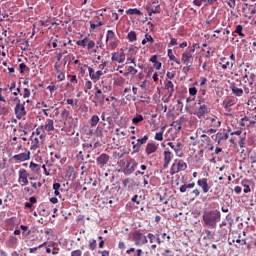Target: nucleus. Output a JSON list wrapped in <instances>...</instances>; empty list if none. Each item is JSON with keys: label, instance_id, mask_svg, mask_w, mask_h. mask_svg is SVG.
I'll return each instance as SVG.
<instances>
[{"label": "nucleus", "instance_id": "f257e3e1", "mask_svg": "<svg viewBox=\"0 0 256 256\" xmlns=\"http://www.w3.org/2000/svg\"><path fill=\"white\" fill-rule=\"evenodd\" d=\"M204 225L210 229H215L217 223L221 221V212L219 210H212L204 213L203 215Z\"/></svg>", "mask_w": 256, "mask_h": 256}, {"label": "nucleus", "instance_id": "f03ea898", "mask_svg": "<svg viewBox=\"0 0 256 256\" xmlns=\"http://www.w3.org/2000/svg\"><path fill=\"white\" fill-rule=\"evenodd\" d=\"M132 239L136 247H143V245H147L148 240L147 236L141 232V230H136L132 233Z\"/></svg>", "mask_w": 256, "mask_h": 256}, {"label": "nucleus", "instance_id": "7ed1b4c3", "mask_svg": "<svg viewBox=\"0 0 256 256\" xmlns=\"http://www.w3.org/2000/svg\"><path fill=\"white\" fill-rule=\"evenodd\" d=\"M14 101L17 103L14 107V113L17 119H23L27 115V110H25V103H21V100L17 97L14 98Z\"/></svg>", "mask_w": 256, "mask_h": 256}, {"label": "nucleus", "instance_id": "20e7f679", "mask_svg": "<svg viewBox=\"0 0 256 256\" xmlns=\"http://www.w3.org/2000/svg\"><path fill=\"white\" fill-rule=\"evenodd\" d=\"M147 141H149V136L145 135L142 138H138L137 142L132 141L131 144L132 146V155H135V153H139V151H141V147H143V145H145V143H147Z\"/></svg>", "mask_w": 256, "mask_h": 256}, {"label": "nucleus", "instance_id": "39448f33", "mask_svg": "<svg viewBox=\"0 0 256 256\" xmlns=\"http://www.w3.org/2000/svg\"><path fill=\"white\" fill-rule=\"evenodd\" d=\"M187 170V162L183 160H178L177 163H173L170 168V175H176V173H180V171Z\"/></svg>", "mask_w": 256, "mask_h": 256}, {"label": "nucleus", "instance_id": "423d86ee", "mask_svg": "<svg viewBox=\"0 0 256 256\" xmlns=\"http://www.w3.org/2000/svg\"><path fill=\"white\" fill-rule=\"evenodd\" d=\"M193 53H195V46L188 47L182 54L181 61L184 65H189L191 59H193Z\"/></svg>", "mask_w": 256, "mask_h": 256}, {"label": "nucleus", "instance_id": "0eeeda50", "mask_svg": "<svg viewBox=\"0 0 256 256\" xmlns=\"http://www.w3.org/2000/svg\"><path fill=\"white\" fill-rule=\"evenodd\" d=\"M22 151V153L14 155L12 159L20 163H23V161H29V159H31V151L27 148L22 149Z\"/></svg>", "mask_w": 256, "mask_h": 256}, {"label": "nucleus", "instance_id": "6e6552de", "mask_svg": "<svg viewBox=\"0 0 256 256\" xmlns=\"http://www.w3.org/2000/svg\"><path fill=\"white\" fill-rule=\"evenodd\" d=\"M54 117H58L60 113V121H63L64 124L67 123V119H69V115L71 113L66 108H62L61 111H59V107H56L53 109Z\"/></svg>", "mask_w": 256, "mask_h": 256}, {"label": "nucleus", "instance_id": "1a4fd4ad", "mask_svg": "<svg viewBox=\"0 0 256 256\" xmlns=\"http://www.w3.org/2000/svg\"><path fill=\"white\" fill-rule=\"evenodd\" d=\"M241 87V80H236V82L230 83V90L235 97H243V89Z\"/></svg>", "mask_w": 256, "mask_h": 256}, {"label": "nucleus", "instance_id": "9d476101", "mask_svg": "<svg viewBox=\"0 0 256 256\" xmlns=\"http://www.w3.org/2000/svg\"><path fill=\"white\" fill-rule=\"evenodd\" d=\"M111 55V61L114 63H125V50L123 48L117 52H113Z\"/></svg>", "mask_w": 256, "mask_h": 256}, {"label": "nucleus", "instance_id": "9b49d317", "mask_svg": "<svg viewBox=\"0 0 256 256\" xmlns=\"http://www.w3.org/2000/svg\"><path fill=\"white\" fill-rule=\"evenodd\" d=\"M87 68H88L89 77L94 83H97V81H99V79L103 77V71L98 70L95 72V70L91 66H87Z\"/></svg>", "mask_w": 256, "mask_h": 256}, {"label": "nucleus", "instance_id": "f8f14e48", "mask_svg": "<svg viewBox=\"0 0 256 256\" xmlns=\"http://www.w3.org/2000/svg\"><path fill=\"white\" fill-rule=\"evenodd\" d=\"M18 173H19L18 181L21 184V186L25 187V185H29V179H27L29 177V173L27 172V170L20 169Z\"/></svg>", "mask_w": 256, "mask_h": 256}, {"label": "nucleus", "instance_id": "ddd939ff", "mask_svg": "<svg viewBox=\"0 0 256 256\" xmlns=\"http://www.w3.org/2000/svg\"><path fill=\"white\" fill-rule=\"evenodd\" d=\"M163 155H164L163 167H164V169H167L169 167V165H171V162L173 161V152L166 149L163 152Z\"/></svg>", "mask_w": 256, "mask_h": 256}, {"label": "nucleus", "instance_id": "4468645a", "mask_svg": "<svg viewBox=\"0 0 256 256\" xmlns=\"http://www.w3.org/2000/svg\"><path fill=\"white\" fill-rule=\"evenodd\" d=\"M197 185H198V187H200V189H202V192L204 194L209 193V190L211 189L207 178L198 179Z\"/></svg>", "mask_w": 256, "mask_h": 256}, {"label": "nucleus", "instance_id": "2eb2a0df", "mask_svg": "<svg viewBox=\"0 0 256 256\" xmlns=\"http://www.w3.org/2000/svg\"><path fill=\"white\" fill-rule=\"evenodd\" d=\"M242 10H243L244 13H247L246 17L248 19H251V15H255L256 14V8H254L249 3H244Z\"/></svg>", "mask_w": 256, "mask_h": 256}, {"label": "nucleus", "instance_id": "dca6fc26", "mask_svg": "<svg viewBox=\"0 0 256 256\" xmlns=\"http://www.w3.org/2000/svg\"><path fill=\"white\" fill-rule=\"evenodd\" d=\"M207 121L209 123V126L213 129H219V127H221V120H219L217 116L209 117L207 118Z\"/></svg>", "mask_w": 256, "mask_h": 256}, {"label": "nucleus", "instance_id": "f3484780", "mask_svg": "<svg viewBox=\"0 0 256 256\" xmlns=\"http://www.w3.org/2000/svg\"><path fill=\"white\" fill-rule=\"evenodd\" d=\"M96 163H98V165L103 168L106 166L107 163H109V155L107 154H101L97 159H96Z\"/></svg>", "mask_w": 256, "mask_h": 256}, {"label": "nucleus", "instance_id": "a211bd4d", "mask_svg": "<svg viewBox=\"0 0 256 256\" xmlns=\"http://www.w3.org/2000/svg\"><path fill=\"white\" fill-rule=\"evenodd\" d=\"M43 129L49 133L50 131H55V122L53 119H46L45 125H42Z\"/></svg>", "mask_w": 256, "mask_h": 256}, {"label": "nucleus", "instance_id": "6ab92c4d", "mask_svg": "<svg viewBox=\"0 0 256 256\" xmlns=\"http://www.w3.org/2000/svg\"><path fill=\"white\" fill-rule=\"evenodd\" d=\"M200 145L204 149H207V147H210L211 145V138L207 136L206 134L201 135Z\"/></svg>", "mask_w": 256, "mask_h": 256}, {"label": "nucleus", "instance_id": "aec40b11", "mask_svg": "<svg viewBox=\"0 0 256 256\" xmlns=\"http://www.w3.org/2000/svg\"><path fill=\"white\" fill-rule=\"evenodd\" d=\"M255 123H256L255 120L250 119L249 117H244L240 121V127H253Z\"/></svg>", "mask_w": 256, "mask_h": 256}, {"label": "nucleus", "instance_id": "412c9836", "mask_svg": "<svg viewBox=\"0 0 256 256\" xmlns=\"http://www.w3.org/2000/svg\"><path fill=\"white\" fill-rule=\"evenodd\" d=\"M54 69L57 73V79L58 81H65V73L61 71V65H59L57 62L54 65Z\"/></svg>", "mask_w": 256, "mask_h": 256}, {"label": "nucleus", "instance_id": "4be33fe9", "mask_svg": "<svg viewBox=\"0 0 256 256\" xmlns=\"http://www.w3.org/2000/svg\"><path fill=\"white\" fill-rule=\"evenodd\" d=\"M157 151V144L156 143H148L145 148L146 155H153Z\"/></svg>", "mask_w": 256, "mask_h": 256}, {"label": "nucleus", "instance_id": "5701e85b", "mask_svg": "<svg viewBox=\"0 0 256 256\" xmlns=\"http://www.w3.org/2000/svg\"><path fill=\"white\" fill-rule=\"evenodd\" d=\"M253 87H255V81L253 80H247V83H245L244 85V91L245 93L249 94V93H255L253 91Z\"/></svg>", "mask_w": 256, "mask_h": 256}, {"label": "nucleus", "instance_id": "b1692460", "mask_svg": "<svg viewBox=\"0 0 256 256\" xmlns=\"http://www.w3.org/2000/svg\"><path fill=\"white\" fill-rule=\"evenodd\" d=\"M207 111H208L207 105L203 104L198 108L195 115H197V117L201 119V117H205V115H207Z\"/></svg>", "mask_w": 256, "mask_h": 256}, {"label": "nucleus", "instance_id": "393cba45", "mask_svg": "<svg viewBox=\"0 0 256 256\" xmlns=\"http://www.w3.org/2000/svg\"><path fill=\"white\" fill-rule=\"evenodd\" d=\"M146 11H147L149 17H151V15H153V14L157 15V14L161 13V5H156L154 9L147 6Z\"/></svg>", "mask_w": 256, "mask_h": 256}, {"label": "nucleus", "instance_id": "a878e982", "mask_svg": "<svg viewBox=\"0 0 256 256\" xmlns=\"http://www.w3.org/2000/svg\"><path fill=\"white\" fill-rule=\"evenodd\" d=\"M220 61H221L222 63H224V64L222 65L223 71H227V69H229V70L231 71V69H233V62L227 61V58L222 57V58H220Z\"/></svg>", "mask_w": 256, "mask_h": 256}, {"label": "nucleus", "instance_id": "bb28decb", "mask_svg": "<svg viewBox=\"0 0 256 256\" xmlns=\"http://www.w3.org/2000/svg\"><path fill=\"white\" fill-rule=\"evenodd\" d=\"M40 143H39V138H31V146H30V151H37L39 149Z\"/></svg>", "mask_w": 256, "mask_h": 256}, {"label": "nucleus", "instance_id": "cd10ccee", "mask_svg": "<svg viewBox=\"0 0 256 256\" xmlns=\"http://www.w3.org/2000/svg\"><path fill=\"white\" fill-rule=\"evenodd\" d=\"M195 188V182L183 184L180 186L179 191L180 193H187V189H194Z\"/></svg>", "mask_w": 256, "mask_h": 256}, {"label": "nucleus", "instance_id": "c85d7f7f", "mask_svg": "<svg viewBox=\"0 0 256 256\" xmlns=\"http://www.w3.org/2000/svg\"><path fill=\"white\" fill-rule=\"evenodd\" d=\"M127 255H131L133 253L132 256H143V250L142 249H136L135 248H130L126 251Z\"/></svg>", "mask_w": 256, "mask_h": 256}, {"label": "nucleus", "instance_id": "c756f323", "mask_svg": "<svg viewBox=\"0 0 256 256\" xmlns=\"http://www.w3.org/2000/svg\"><path fill=\"white\" fill-rule=\"evenodd\" d=\"M165 89H167V91L171 97V95H173V93L175 92V85L173 84V82L171 80L166 82Z\"/></svg>", "mask_w": 256, "mask_h": 256}, {"label": "nucleus", "instance_id": "7c9ffc66", "mask_svg": "<svg viewBox=\"0 0 256 256\" xmlns=\"http://www.w3.org/2000/svg\"><path fill=\"white\" fill-rule=\"evenodd\" d=\"M119 39H114V40H110L109 44H108V49H110L111 51H115L116 48L119 47Z\"/></svg>", "mask_w": 256, "mask_h": 256}, {"label": "nucleus", "instance_id": "2f4dec72", "mask_svg": "<svg viewBox=\"0 0 256 256\" xmlns=\"http://www.w3.org/2000/svg\"><path fill=\"white\" fill-rule=\"evenodd\" d=\"M126 15H139L140 17L143 16V12L138 8H129L126 10Z\"/></svg>", "mask_w": 256, "mask_h": 256}, {"label": "nucleus", "instance_id": "473e14b6", "mask_svg": "<svg viewBox=\"0 0 256 256\" xmlns=\"http://www.w3.org/2000/svg\"><path fill=\"white\" fill-rule=\"evenodd\" d=\"M115 39H117V36H115V32L113 30H108L106 34V43Z\"/></svg>", "mask_w": 256, "mask_h": 256}, {"label": "nucleus", "instance_id": "72a5a7b5", "mask_svg": "<svg viewBox=\"0 0 256 256\" xmlns=\"http://www.w3.org/2000/svg\"><path fill=\"white\" fill-rule=\"evenodd\" d=\"M235 33L239 35V37H245V34L243 33V26L241 24H238L236 26V29L234 30L233 35H235Z\"/></svg>", "mask_w": 256, "mask_h": 256}, {"label": "nucleus", "instance_id": "f704fd0d", "mask_svg": "<svg viewBox=\"0 0 256 256\" xmlns=\"http://www.w3.org/2000/svg\"><path fill=\"white\" fill-rule=\"evenodd\" d=\"M127 39L130 41V43L137 41V33L135 31H130L127 35Z\"/></svg>", "mask_w": 256, "mask_h": 256}, {"label": "nucleus", "instance_id": "c9c22d12", "mask_svg": "<svg viewBox=\"0 0 256 256\" xmlns=\"http://www.w3.org/2000/svg\"><path fill=\"white\" fill-rule=\"evenodd\" d=\"M95 97L100 103H103V101H105V95L103 94V90H98V92L95 93Z\"/></svg>", "mask_w": 256, "mask_h": 256}, {"label": "nucleus", "instance_id": "e433bc0d", "mask_svg": "<svg viewBox=\"0 0 256 256\" xmlns=\"http://www.w3.org/2000/svg\"><path fill=\"white\" fill-rule=\"evenodd\" d=\"M242 79H243L244 83H247V81H255L256 75L254 73H251L250 75L246 74L243 76Z\"/></svg>", "mask_w": 256, "mask_h": 256}, {"label": "nucleus", "instance_id": "4c0bfd02", "mask_svg": "<svg viewBox=\"0 0 256 256\" xmlns=\"http://www.w3.org/2000/svg\"><path fill=\"white\" fill-rule=\"evenodd\" d=\"M145 118H143V115L141 114H137L133 119H132V123H134V125H138V123H141V121H144Z\"/></svg>", "mask_w": 256, "mask_h": 256}, {"label": "nucleus", "instance_id": "58836bf2", "mask_svg": "<svg viewBox=\"0 0 256 256\" xmlns=\"http://www.w3.org/2000/svg\"><path fill=\"white\" fill-rule=\"evenodd\" d=\"M97 123H99V116L93 115L90 119L91 127H97Z\"/></svg>", "mask_w": 256, "mask_h": 256}, {"label": "nucleus", "instance_id": "ea45409f", "mask_svg": "<svg viewBox=\"0 0 256 256\" xmlns=\"http://www.w3.org/2000/svg\"><path fill=\"white\" fill-rule=\"evenodd\" d=\"M20 73H29L31 69L25 63L19 64Z\"/></svg>", "mask_w": 256, "mask_h": 256}, {"label": "nucleus", "instance_id": "a19ab883", "mask_svg": "<svg viewBox=\"0 0 256 256\" xmlns=\"http://www.w3.org/2000/svg\"><path fill=\"white\" fill-rule=\"evenodd\" d=\"M87 41H89V38H84L82 40H78L76 42V45H78V47H87Z\"/></svg>", "mask_w": 256, "mask_h": 256}, {"label": "nucleus", "instance_id": "79ce46f5", "mask_svg": "<svg viewBox=\"0 0 256 256\" xmlns=\"http://www.w3.org/2000/svg\"><path fill=\"white\" fill-rule=\"evenodd\" d=\"M88 249H90V251H95V249H97V240L93 239V240L89 243Z\"/></svg>", "mask_w": 256, "mask_h": 256}, {"label": "nucleus", "instance_id": "37998d69", "mask_svg": "<svg viewBox=\"0 0 256 256\" xmlns=\"http://www.w3.org/2000/svg\"><path fill=\"white\" fill-rule=\"evenodd\" d=\"M39 105H42L44 109H49V111H51V109H55V106L53 104H47V102L45 101H42L41 103H39Z\"/></svg>", "mask_w": 256, "mask_h": 256}, {"label": "nucleus", "instance_id": "c03bdc74", "mask_svg": "<svg viewBox=\"0 0 256 256\" xmlns=\"http://www.w3.org/2000/svg\"><path fill=\"white\" fill-rule=\"evenodd\" d=\"M188 91H189V95H191V97H194V98L197 97L198 90L196 87H190Z\"/></svg>", "mask_w": 256, "mask_h": 256}, {"label": "nucleus", "instance_id": "a18cd8bd", "mask_svg": "<svg viewBox=\"0 0 256 256\" xmlns=\"http://www.w3.org/2000/svg\"><path fill=\"white\" fill-rule=\"evenodd\" d=\"M241 184L244 187V193H251V187L247 184V181L243 180Z\"/></svg>", "mask_w": 256, "mask_h": 256}, {"label": "nucleus", "instance_id": "49530a36", "mask_svg": "<svg viewBox=\"0 0 256 256\" xmlns=\"http://www.w3.org/2000/svg\"><path fill=\"white\" fill-rule=\"evenodd\" d=\"M42 133H45V130L41 125L36 129V135H40V139H43L44 135Z\"/></svg>", "mask_w": 256, "mask_h": 256}, {"label": "nucleus", "instance_id": "de8ad7c7", "mask_svg": "<svg viewBox=\"0 0 256 256\" xmlns=\"http://www.w3.org/2000/svg\"><path fill=\"white\" fill-rule=\"evenodd\" d=\"M67 77L68 79H70V83H72L73 85H77L78 80L76 75L69 74Z\"/></svg>", "mask_w": 256, "mask_h": 256}, {"label": "nucleus", "instance_id": "09e8293b", "mask_svg": "<svg viewBox=\"0 0 256 256\" xmlns=\"http://www.w3.org/2000/svg\"><path fill=\"white\" fill-rule=\"evenodd\" d=\"M87 43H88L87 44L88 51H91V49H95V41L88 39Z\"/></svg>", "mask_w": 256, "mask_h": 256}, {"label": "nucleus", "instance_id": "8fccbe9b", "mask_svg": "<svg viewBox=\"0 0 256 256\" xmlns=\"http://www.w3.org/2000/svg\"><path fill=\"white\" fill-rule=\"evenodd\" d=\"M30 169L32 171H39L41 169V167L39 166V164H35L34 162L30 163Z\"/></svg>", "mask_w": 256, "mask_h": 256}, {"label": "nucleus", "instance_id": "3c124183", "mask_svg": "<svg viewBox=\"0 0 256 256\" xmlns=\"http://www.w3.org/2000/svg\"><path fill=\"white\" fill-rule=\"evenodd\" d=\"M127 74H131V75H137V69L135 68V67H133V66H129L128 68H127Z\"/></svg>", "mask_w": 256, "mask_h": 256}, {"label": "nucleus", "instance_id": "603ef678", "mask_svg": "<svg viewBox=\"0 0 256 256\" xmlns=\"http://www.w3.org/2000/svg\"><path fill=\"white\" fill-rule=\"evenodd\" d=\"M141 199H142L141 196L135 195V196L132 198V202H133V203H136V205H141Z\"/></svg>", "mask_w": 256, "mask_h": 256}, {"label": "nucleus", "instance_id": "864d4df0", "mask_svg": "<svg viewBox=\"0 0 256 256\" xmlns=\"http://www.w3.org/2000/svg\"><path fill=\"white\" fill-rule=\"evenodd\" d=\"M103 25H104L103 22L98 21L96 24L95 23H91L90 27H91V29H97L99 27H103Z\"/></svg>", "mask_w": 256, "mask_h": 256}, {"label": "nucleus", "instance_id": "5fc2aeb1", "mask_svg": "<svg viewBox=\"0 0 256 256\" xmlns=\"http://www.w3.org/2000/svg\"><path fill=\"white\" fill-rule=\"evenodd\" d=\"M28 97H31V90L29 88H24L23 98L28 99Z\"/></svg>", "mask_w": 256, "mask_h": 256}, {"label": "nucleus", "instance_id": "6e6d98bb", "mask_svg": "<svg viewBox=\"0 0 256 256\" xmlns=\"http://www.w3.org/2000/svg\"><path fill=\"white\" fill-rule=\"evenodd\" d=\"M154 139L155 141H163V132H156Z\"/></svg>", "mask_w": 256, "mask_h": 256}, {"label": "nucleus", "instance_id": "4d7b16f0", "mask_svg": "<svg viewBox=\"0 0 256 256\" xmlns=\"http://www.w3.org/2000/svg\"><path fill=\"white\" fill-rule=\"evenodd\" d=\"M161 256H175V254L170 249H165Z\"/></svg>", "mask_w": 256, "mask_h": 256}, {"label": "nucleus", "instance_id": "13d9d810", "mask_svg": "<svg viewBox=\"0 0 256 256\" xmlns=\"http://www.w3.org/2000/svg\"><path fill=\"white\" fill-rule=\"evenodd\" d=\"M190 71H191V65H186L182 69V72L184 73V75H188Z\"/></svg>", "mask_w": 256, "mask_h": 256}, {"label": "nucleus", "instance_id": "bf43d9fd", "mask_svg": "<svg viewBox=\"0 0 256 256\" xmlns=\"http://www.w3.org/2000/svg\"><path fill=\"white\" fill-rule=\"evenodd\" d=\"M145 39H146L147 43H154L155 42V40L153 39V36L149 35V34H145Z\"/></svg>", "mask_w": 256, "mask_h": 256}, {"label": "nucleus", "instance_id": "052dcab7", "mask_svg": "<svg viewBox=\"0 0 256 256\" xmlns=\"http://www.w3.org/2000/svg\"><path fill=\"white\" fill-rule=\"evenodd\" d=\"M66 103L67 105H71V107H75L76 103H77V100H74V99H67L66 100Z\"/></svg>", "mask_w": 256, "mask_h": 256}, {"label": "nucleus", "instance_id": "680f3d73", "mask_svg": "<svg viewBox=\"0 0 256 256\" xmlns=\"http://www.w3.org/2000/svg\"><path fill=\"white\" fill-rule=\"evenodd\" d=\"M191 193L194 197H199V195H201V190H199V188H195Z\"/></svg>", "mask_w": 256, "mask_h": 256}, {"label": "nucleus", "instance_id": "e2e57ef3", "mask_svg": "<svg viewBox=\"0 0 256 256\" xmlns=\"http://www.w3.org/2000/svg\"><path fill=\"white\" fill-rule=\"evenodd\" d=\"M181 147H183V144H181L180 142H178L176 144V149H175V154L179 155V151H181Z\"/></svg>", "mask_w": 256, "mask_h": 256}, {"label": "nucleus", "instance_id": "0e129e2a", "mask_svg": "<svg viewBox=\"0 0 256 256\" xmlns=\"http://www.w3.org/2000/svg\"><path fill=\"white\" fill-rule=\"evenodd\" d=\"M85 89H93V82H91V80L86 81Z\"/></svg>", "mask_w": 256, "mask_h": 256}, {"label": "nucleus", "instance_id": "69168bd1", "mask_svg": "<svg viewBox=\"0 0 256 256\" xmlns=\"http://www.w3.org/2000/svg\"><path fill=\"white\" fill-rule=\"evenodd\" d=\"M227 5H228L231 9H235L236 2H235V0H228Z\"/></svg>", "mask_w": 256, "mask_h": 256}, {"label": "nucleus", "instance_id": "338daca9", "mask_svg": "<svg viewBox=\"0 0 256 256\" xmlns=\"http://www.w3.org/2000/svg\"><path fill=\"white\" fill-rule=\"evenodd\" d=\"M81 255H83L81 250H74L71 252V256H81Z\"/></svg>", "mask_w": 256, "mask_h": 256}, {"label": "nucleus", "instance_id": "774afa93", "mask_svg": "<svg viewBox=\"0 0 256 256\" xmlns=\"http://www.w3.org/2000/svg\"><path fill=\"white\" fill-rule=\"evenodd\" d=\"M98 253H101L102 256H110V253L108 250H104V251L99 250Z\"/></svg>", "mask_w": 256, "mask_h": 256}]
</instances>
